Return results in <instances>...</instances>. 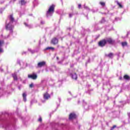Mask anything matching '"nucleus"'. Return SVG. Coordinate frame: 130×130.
<instances>
[{
    "label": "nucleus",
    "instance_id": "obj_1",
    "mask_svg": "<svg viewBox=\"0 0 130 130\" xmlns=\"http://www.w3.org/2000/svg\"><path fill=\"white\" fill-rule=\"evenodd\" d=\"M54 9H55V5L53 4L49 7L48 10L46 12L47 17L52 16L53 13H54Z\"/></svg>",
    "mask_w": 130,
    "mask_h": 130
},
{
    "label": "nucleus",
    "instance_id": "obj_2",
    "mask_svg": "<svg viewBox=\"0 0 130 130\" xmlns=\"http://www.w3.org/2000/svg\"><path fill=\"white\" fill-rule=\"evenodd\" d=\"M6 29L7 31H10V33H13V29H14V25L9 22L5 26Z\"/></svg>",
    "mask_w": 130,
    "mask_h": 130
},
{
    "label": "nucleus",
    "instance_id": "obj_3",
    "mask_svg": "<svg viewBox=\"0 0 130 130\" xmlns=\"http://www.w3.org/2000/svg\"><path fill=\"white\" fill-rule=\"evenodd\" d=\"M28 79H31L32 80H36L38 78L37 74L35 73H32V74L28 75Z\"/></svg>",
    "mask_w": 130,
    "mask_h": 130
},
{
    "label": "nucleus",
    "instance_id": "obj_4",
    "mask_svg": "<svg viewBox=\"0 0 130 130\" xmlns=\"http://www.w3.org/2000/svg\"><path fill=\"white\" fill-rule=\"evenodd\" d=\"M106 43H108L109 44H114L115 43V41L112 39L111 38H107L106 39Z\"/></svg>",
    "mask_w": 130,
    "mask_h": 130
},
{
    "label": "nucleus",
    "instance_id": "obj_5",
    "mask_svg": "<svg viewBox=\"0 0 130 130\" xmlns=\"http://www.w3.org/2000/svg\"><path fill=\"white\" fill-rule=\"evenodd\" d=\"M105 45H106V39H103L99 42V46H100L101 47H103L104 46H105Z\"/></svg>",
    "mask_w": 130,
    "mask_h": 130
},
{
    "label": "nucleus",
    "instance_id": "obj_6",
    "mask_svg": "<svg viewBox=\"0 0 130 130\" xmlns=\"http://www.w3.org/2000/svg\"><path fill=\"white\" fill-rule=\"evenodd\" d=\"M69 118L70 120H72L73 119H76V118H77V115L75 113H71L69 115Z\"/></svg>",
    "mask_w": 130,
    "mask_h": 130
},
{
    "label": "nucleus",
    "instance_id": "obj_7",
    "mask_svg": "<svg viewBox=\"0 0 130 130\" xmlns=\"http://www.w3.org/2000/svg\"><path fill=\"white\" fill-rule=\"evenodd\" d=\"M51 43L53 45H56L58 43V39L56 38H53L51 41Z\"/></svg>",
    "mask_w": 130,
    "mask_h": 130
},
{
    "label": "nucleus",
    "instance_id": "obj_8",
    "mask_svg": "<svg viewBox=\"0 0 130 130\" xmlns=\"http://www.w3.org/2000/svg\"><path fill=\"white\" fill-rule=\"evenodd\" d=\"M46 64V62L44 61L39 62L38 63V68H42V67H44Z\"/></svg>",
    "mask_w": 130,
    "mask_h": 130
},
{
    "label": "nucleus",
    "instance_id": "obj_9",
    "mask_svg": "<svg viewBox=\"0 0 130 130\" xmlns=\"http://www.w3.org/2000/svg\"><path fill=\"white\" fill-rule=\"evenodd\" d=\"M43 97L45 100H48V99L50 98V95H49L48 93L46 92L44 94Z\"/></svg>",
    "mask_w": 130,
    "mask_h": 130
},
{
    "label": "nucleus",
    "instance_id": "obj_10",
    "mask_svg": "<svg viewBox=\"0 0 130 130\" xmlns=\"http://www.w3.org/2000/svg\"><path fill=\"white\" fill-rule=\"evenodd\" d=\"M106 56L107 57H109V58H113V56H114V54L113 53H110L108 54H106Z\"/></svg>",
    "mask_w": 130,
    "mask_h": 130
},
{
    "label": "nucleus",
    "instance_id": "obj_11",
    "mask_svg": "<svg viewBox=\"0 0 130 130\" xmlns=\"http://www.w3.org/2000/svg\"><path fill=\"white\" fill-rule=\"evenodd\" d=\"M9 20L11 23H14V22H15V18H14L13 15H10L9 16Z\"/></svg>",
    "mask_w": 130,
    "mask_h": 130
},
{
    "label": "nucleus",
    "instance_id": "obj_12",
    "mask_svg": "<svg viewBox=\"0 0 130 130\" xmlns=\"http://www.w3.org/2000/svg\"><path fill=\"white\" fill-rule=\"evenodd\" d=\"M72 78L73 80H77L78 79V75H77L76 73H74L73 74H71Z\"/></svg>",
    "mask_w": 130,
    "mask_h": 130
},
{
    "label": "nucleus",
    "instance_id": "obj_13",
    "mask_svg": "<svg viewBox=\"0 0 130 130\" xmlns=\"http://www.w3.org/2000/svg\"><path fill=\"white\" fill-rule=\"evenodd\" d=\"M12 77L15 81H18V77L16 73H14L12 74Z\"/></svg>",
    "mask_w": 130,
    "mask_h": 130
},
{
    "label": "nucleus",
    "instance_id": "obj_14",
    "mask_svg": "<svg viewBox=\"0 0 130 130\" xmlns=\"http://www.w3.org/2000/svg\"><path fill=\"white\" fill-rule=\"evenodd\" d=\"M22 97L23 98V101H24V102H26L27 101V99L26 98V97H27V94H26V93H23L22 94Z\"/></svg>",
    "mask_w": 130,
    "mask_h": 130
},
{
    "label": "nucleus",
    "instance_id": "obj_15",
    "mask_svg": "<svg viewBox=\"0 0 130 130\" xmlns=\"http://www.w3.org/2000/svg\"><path fill=\"white\" fill-rule=\"evenodd\" d=\"M123 79L124 80H130V77L129 76L127 75H125L123 76Z\"/></svg>",
    "mask_w": 130,
    "mask_h": 130
},
{
    "label": "nucleus",
    "instance_id": "obj_16",
    "mask_svg": "<svg viewBox=\"0 0 130 130\" xmlns=\"http://www.w3.org/2000/svg\"><path fill=\"white\" fill-rule=\"evenodd\" d=\"M20 4H21V6H24L25 4H27V2H26V1H25V0H21Z\"/></svg>",
    "mask_w": 130,
    "mask_h": 130
},
{
    "label": "nucleus",
    "instance_id": "obj_17",
    "mask_svg": "<svg viewBox=\"0 0 130 130\" xmlns=\"http://www.w3.org/2000/svg\"><path fill=\"white\" fill-rule=\"evenodd\" d=\"M121 45L123 46V47H124V46H127V42H124L121 43Z\"/></svg>",
    "mask_w": 130,
    "mask_h": 130
},
{
    "label": "nucleus",
    "instance_id": "obj_18",
    "mask_svg": "<svg viewBox=\"0 0 130 130\" xmlns=\"http://www.w3.org/2000/svg\"><path fill=\"white\" fill-rule=\"evenodd\" d=\"M100 4L101 5L102 7H105V3L103 2H101Z\"/></svg>",
    "mask_w": 130,
    "mask_h": 130
},
{
    "label": "nucleus",
    "instance_id": "obj_19",
    "mask_svg": "<svg viewBox=\"0 0 130 130\" xmlns=\"http://www.w3.org/2000/svg\"><path fill=\"white\" fill-rule=\"evenodd\" d=\"M117 5L119 6V8H122V5H121V4H120L119 2H117Z\"/></svg>",
    "mask_w": 130,
    "mask_h": 130
},
{
    "label": "nucleus",
    "instance_id": "obj_20",
    "mask_svg": "<svg viewBox=\"0 0 130 130\" xmlns=\"http://www.w3.org/2000/svg\"><path fill=\"white\" fill-rule=\"evenodd\" d=\"M46 49H54V48L51 47H48L46 48Z\"/></svg>",
    "mask_w": 130,
    "mask_h": 130
},
{
    "label": "nucleus",
    "instance_id": "obj_21",
    "mask_svg": "<svg viewBox=\"0 0 130 130\" xmlns=\"http://www.w3.org/2000/svg\"><path fill=\"white\" fill-rule=\"evenodd\" d=\"M38 121H40V122H42V118L40 117L38 119Z\"/></svg>",
    "mask_w": 130,
    "mask_h": 130
},
{
    "label": "nucleus",
    "instance_id": "obj_22",
    "mask_svg": "<svg viewBox=\"0 0 130 130\" xmlns=\"http://www.w3.org/2000/svg\"><path fill=\"white\" fill-rule=\"evenodd\" d=\"M115 127H116V126L115 125H114L112 128H111V129H114V128H115Z\"/></svg>",
    "mask_w": 130,
    "mask_h": 130
},
{
    "label": "nucleus",
    "instance_id": "obj_23",
    "mask_svg": "<svg viewBox=\"0 0 130 130\" xmlns=\"http://www.w3.org/2000/svg\"><path fill=\"white\" fill-rule=\"evenodd\" d=\"M33 83H31L29 85V88H33Z\"/></svg>",
    "mask_w": 130,
    "mask_h": 130
},
{
    "label": "nucleus",
    "instance_id": "obj_24",
    "mask_svg": "<svg viewBox=\"0 0 130 130\" xmlns=\"http://www.w3.org/2000/svg\"><path fill=\"white\" fill-rule=\"evenodd\" d=\"M82 7V5L81 4L78 5V8L81 9V7Z\"/></svg>",
    "mask_w": 130,
    "mask_h": 130
},
{
    "label": "nucleus",
    "instance_id": "obj_25",
    "mask_svg": "<svg viewBox=\"0 0 130 130\" xmlns=\"http://www.w3.org/2000/svg\"><path fill=\"white\" fill-rule=\"evenodd\" d=\"M69 17H70V18H72V17H73V14H69Z\"/></svg>",
    "mask_w": 130,
    "mask_h": 130
},
{
    "label": "nucleus",
    "instance_id": "obj_26",
    "mask_svg": "<svg viewBox=\"0 0 130 130\" xmlns=\"http://www.w3.org/2000/svg\"><path fill=\"white\" fill-rule=\"evenodd\" d=\"M24 24L25 26H26V27H28V24H27V23L24 22Z\"/></svg>",
    "mask_w": 130,
    "mask_h": 130
},
{
    "label": "nucleus",
    "instance_id": "obj_27",
    "mask_svg": "<svg viewBox=\"0 0 130 130\" xmlns=\"http://www.w3.org/2000/svg\"><path fill=\"white\" fill-rule=\"evenodd\" d=\"M2 52H4V51L3 49H0V53H2Z\"/></svg>",
    "mask_w": 130,
    "mask_h": 130
},
{
    "label": "nucleus",
    "instance_id": "obj_28",
    "mask_svg": "<svg viewBox=\"0 0 130 130\" xmlns=\"http://www.w3.org/2000/svg\"><path fill=\"white\" fill-rule=\"evenodd\" d=\"M121 79H122V77H120V78H119V80H121Z\"/></svg>",
    "mask_w": 130,
    "mask_h": 130
},
{
    "label": "nucleus",
    "instance_id": "obj_29",
    "mask_svg": "<svg viewBox=\"0 0 130 130\" xmlns=\"http://www.w3.org/2000/svg\"><path fill=\"white\" fill-rule=\"evenodd\" d=\"M56 58L57 60H58V57H57Z\"/></svg>",
    "mask_w": 130,
    "mask_h": 130
},
{
    "label": "nucleus",
    "instance_id": "obj_30",
    "mask_svg": "<svg viewBox=\"0 0 130 130\" xmlns=\"http://www.w3.org/2000/svg\"><path fill=\"white\" fill-rule=\"evenodd\" d=\"M16 0H13V2H16Z\"/></svg>",
    "mask_w": 130,
    "mask_h": 130
},
{
    "label": "nucleus",
    "instance_id": "obj_31",
    "mask_svg": "<svg viewBox=\"0 0 130 130\" xmlns=\"http://www.w3.org/2000/svg\"><path fill=\"white\" fill-rule=\"evenodd\" d=\"M110 130H113V129H111H111H110Z\"/></svg>",
    "mask_w": 130,
    "mask_h": 130
}]
</instances>
